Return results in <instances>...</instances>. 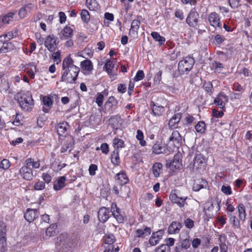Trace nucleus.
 Instances as JSON below:
<instances>
[{
    "label": "nucleus",
    "instance_id": "1",
    "mask_svg": "<svg viewBox=\"0 0 252 252\" xmlns=\"http://www.w3.org/2000/svg\"><path fill=\"white\" fill-rule=\"evenodd\" d=\"M63 72L61 77V82L66 83H76L80 68L74 64V61L71 58L70 55L65 58L62 64Z\"/></svg>",
    "mask_w": 252,
    "mask_h": 252
},
{
    "label": "nucleus",
    "instance_id": "2",
    "mask_svg": "<svg viewBox=\"0 0 252 252\" xmlns=\"http://www.w3.org/2000/svg\"><path fill=\"white\" fill-rule=\"evenodd\" d=\"M15 99L20 108L24 111H30L33 108L34 101L32 93L29 91L18 92L15 96Z\"/></svg>",
    "mask_w": 252,
    "mask_h": 252
},
{
    "label": "nucleus",
    "instance_id": "3",
    "mask_svg": "<svg viewBox=\"0 0 252 252\" xmlns=\"http://www.w3.org/2000/svg\"><path fill=\"white\" fill-rule=\"evenodd\" d=\"M55 244L59 250L64 252H69L73 250L77 244L75 239H71L65 234L57 237Z\"/></svg>",
    "mask_w": 252,
    "mask_h": 252
},
{
    "label": "nucleus",
    "instance_id": "4",
    "mask_svg": "<svg viewBox=\"0 0 252 252\" xmlns=\"http://www.w3.org/2000/svg\"><path fill=\"white\" fill-rule=\"evenodd\" d=\"M195 61L192 57L188 56L178 63V69L180 75L188 74L192 68Z\"/></svg>",
    "mask_w": 252,
    "mask_h": 252
},
{
    "label": "nucleus",
    "instance_id": "5",
    "mask_svg": "<svg viewBox=\"0 0 252 252\" xmlns=\"http://www.w3.org/2000/svg\"><path fill=\"white\" fill-rule=\"evenodd\" d=\"M182 155L178 152L173 157L172 160L167 161L166 166L173 172H176L182 168Z\"/></svg>",
    "mask_w": 252,
    "mask_h": 252
},
{
    "label": "nucleus",
    "instance_id": "6",
    "mask_svg": "<svg viewBox=\"0 0 252 252\" xmlns=\"http://www.w3.org/2000/svg\"><path fill=\"white\" fill-rule=\"evenodd\" d=\"M199 15L195 7L189 12L186 20V23L191 28H196L198 25Z\"/></svg>",
    "mask_w": 252,
    "mask_h": 252
},
{
    "label": "nucleus",
    "instance_id": "7",
    "mask_svg": "<svg viewBox=\"0 0 252 252\" xmlns=\"http://www.w3.org/2000/svg\"><path fill=\"white\" fill-rule=\"evenodd\" d=\"M179 191L177 189L172 190L169 196V199L172 203L176 204L180 208L184 207L185 205H188L186 200L188 199L187 196L180 197L178 195Z\"/></svg>",
    "mask_w": 252,
    "mask_h": 252
},
{
    "label": "nucleus",
    "instance_id": "8",
    "mask_svg": "<svg viewBox=\"0 0 252 252\" xmlns=\"http://www.w3.org/2000/svg\"><path fill=\"white\" fill-rule=\"evenodd\" d=\"M57 39L58 38L54 35H49L46 37L44 45L50 52H53L57 47L59 43Z\"/></svg>",
    "mask_w": 252,
    "mask_h": 252
},
{
    "label": "nucleus",
    "instance_id": "9",
    "mask_svg": "<svg viewBox=\"0 0 252 252\" xmlns=\"http://www.w3.org/2000/svg\"><path fill=\"white\" fill-rule=\"evenodd\" d=\"M208 21L210 25L215 29L217 27L221 28L220 16L216 12H212L209 14Z\"/></svg>",
    "mask_w": 252,
    "mask_h": 252
},
{
    "label": "nucleus",
    "instance_id": "10",
    "mask_svg": "<svg viewBox=\"0 0 252 252\" xmlns=\"http://www.w3.org/2000/svg\"><path fill=\"white\" fill-rule=\"evenodd\" d=\"M182 137L180 133L177 131H173L169 138V142L174 145L176 148H179L182 144Z\"/></svg>",
    "mask_w": 252,
    "mask_h": 252
},
{
    "label": "nucleus",
    "instance_id": "11",
    "mask_svg": "<svg viewBox=\"0 0 252 252\" xmlns=\"http://www.w3.org/2000/svg\"><path fill=\"white\" fill-rule=\"evenodd\" d=\"M19 172L21 176H22L24 179L30 180L32 179V169L31 167L27 165L25 163V165L20 168Z\"/></svg>",
    "mask_w": 252,
    "mask_h": 252
},
{
    "label": "nucleus",
    "instance_id": "12",
    "mask_svg": "<svg viewBox=\"0 0 252 252\" xmlns=\"http://www.w3.org/2000/svg\"><path fill=\"white\" fill-rule=\"evenodd\" d=\"M111 213L109 208L101 207L98 211L97 217L99 220L102 223L105 222L109 218V214Z\"/></svg>",
    "mask_w": 252,
    "mask_h": 252
},
{
    "label": "nucleus",
    "instance_id": "13",
    "mask_svg": "<svg viewBox=\"0 0 252 252\" xmlns=\"http://www.w3.org/2000/svg\"><path fill=\"white\" fill-rule=\"evenodd\" d=\"M38 215L39 212L37 209L28 208L24 213V218L27 221L32 222Z\"/></svg>",
    "mask_w": 252,
    "mask_h": 252
},
{
    "label": "nucleus",
    "instance_id": "14",
    "mask_svg": "<svg viewBox=\"0 0 252 252\" xmlns=\"http://www.w3.org/2000/svg\"><path fill=\"white\" fill-rule=\"evenodd\" d=\"M120 209L119 208L117 204L115 203H112L111 204V212L114 218L116 219L117 222L119 223H123L124 219L123 216L121 214Z\"/></svg>",
    "mask_w": 252,
    "mask_h": 252
},
{
    "label": "nucleus",
    "instance_id": "15",
    "mask_svg": "<svg viewBox=\"0 0 252 252\" xmlns=\"http://www.w3.org/2000/svg\"><path fill=\"white\" fill-rule=\"evenodd\" d=\"M201 189H209L207 181L202 178L197 179L194 180L192 189L195 191H198Z\"/></svg>",
    "mask_w": 252,
    "mask_h": 252
},
{
    "label": "nucleus",
    "instance_id": "16",
    "mask_svg": "<svg viewBox=\"0 0 252 252\" xmlns=\"http://www.w3.org/2000/svg\"><path fill=\"white\" fill-rule=\"evenodd\" d=\"M150 107L152 111L151 114L154 116H160L164 112V108L163 106L159 105L153 101L150 102Z\"/></svg>",
    "mask_w": 252,
    "mask_h": 252
},
{
    "label": "nucleus",
    "instance_id": "17",
    "mask_svg": "<svg viewBox=\"0 0 252 252\" xmlns=\"http://www.w3.org/2000/svg\"><path fill=\"white\" fill-rule=\"evenodd\" d=\"M61 40L71 38L73 36V30L70 27L66 26L59 34Z\"/></svg>",
    "mask_w": 252,
    "mask_h": 252
},
{
    "label": "nucleus",
    "instance_id": "18",
    "mask_svg": "<svg viewBox=\"0 0 252 252\" xmlns=\"http://www.w3.org/2000/svg\"><path fill=\"white\" fill-rule=\"evenodd\" d=\"M182 113H177L170 119L168 126L171 129H175L178 127V124L182 118Z\"/></svg>",
    "mask_w": 252,
    "mask_h": 252
},
{
    "label": "nucleus",
    "instance_id": "19",
    "mask_svg": "<svg viewBox=\"0 0 252 252\" xmlns=\"http://www.w3.org/2000/svg\"><path fill=\"white\" fill-rule=\"evenodd\" d=\"M82 69L84 71V74H89L90 72L93 69L92 62L89 60H85L81 63Z\"/></svg>",
    "mask_w": 252,
    "mask_h": 252
},
{
    "label": "nucleus",
    "instance_id": "20",
    "mask_svg": "<svg viewBox=\"0 0 252 252\" xmlns=\"http://www.w3.org/2000/svg\"><path fill=\"white\" fill-rule=\"evenodd\" d=\"M153 153L156 155L166 154V148L165 146L162 145L158 141L152 147Z\"/></svg>",
    "mask_w": 252,
    "mask_h": 252
},
{
    "label": "nucleus",
    "instance_id": "21",
    "mask_svg": "<svg viewBox=\"0 0 252 252\" xmlns=\"http://www.w3.org/2000/svg\"><path fill=\"white\" fill-rule=\"evenodd\" d=\"M118 101L115 98L114 96H111L109 97L107 100L106 101L104 104V108L106 110L110 112L112 110V108L114 106H116L118 104Z\"/></svg>",
    "mask_w": 252,
    "mask_h": 252
},
{
    "label": "nucleus",
    "instance_id": "22",
    "mask_svg": "<svg viewBox=\"0 0 252 252\" xmlns=\"http://www.w3.org/2000/svg\"><path fill=\"white\" fill-rule=\"evenodd\" d=\"M25 70L31 79H34L35 73L37 72L36 66L33 63H29L25 65Z\"/></svg>",
    "mask_w": 252,
    "mask_h": 252
},
{
    "label": "nucleus",
    "instance_id": "23",
    "mask_svg": "<svg viewBox=\"0 0 252 252\" xmlns=\"http://www.w3.org/2000/svg\"><path fill=\"white\" fill-rule=\"evenodd\" d=\"M115 179L119 181L121 186L125 185L129 182V179L125 172L122 171L116 174Z\"/></svg>",
    "mask_w": 252,
    "mask_h": 252
},
{
    "label": "nucleus",
    "instance_id": "24",
    "mask_svg": "<svg viewBox=\"0 0 252 252\" xmlns=\"http://www.w3.org/2000/svg\"><path fill=\"white\" fill-rule=\"evenodd\" d=\"M66 181L64 176L58 177L54 182L53 188L55 190H60L65 187V182Z\"/></svg>",
    "mask_w": 252,
    "mask_h": 252
},
{
    "label": "nucleus",
    "instance_id": "25",
    "mask_svg": "<svg viewBox=\"0 0 252 252\" xmlns=\"http://www.w3.org/2000/svg\"><path fill=\"white\" fill-rule=\"evenodd\" d=\"M205 164V159L203 155L198 154L196 155L193 159V168L198 169L201 168V166Z\"/></svg>",
    "mask_w": 252,
    "mask_h": 252
},
{
    "label": "nucleus",
    "instance_id": "26",
    "mask_svg": "<svg viewBox=\"0 0 252 252\" xmlns=\"http://www.w3.org/2000/svg\"><path fill=\"white\" fill-rule=\"evenodd\" d=\"M182 227L181 224L177 221H173L168 227V232L169 234H175L179 232Z\"/></svg>",
    "mask_w": 252,
    "mask_h": 252
},
{
    "label": "nucleus",
    "instance_id": "27",
    "mask_svg": "<svg viewBox=\"0 0 252 252\" xmlns=\"http://www.w3.org/2000/svg\"><path fill=\"white\" fill-rule=\"evenodd\" d=\"M115 66L114 62L111 60H107L103 67L104 69L107 72L110 77L113 76L112 70Z\"/></svg>",
    "mask_w": 252,
    "mask_h": 252
},
{
    "label": "nucleus",
    "instance_id": "28",
    "mask_svg": "<svg viewBox=\"0 0 252 252\" xmlns=\"http://www.w3.org/2000/svg\"><path fill=\"white\" fill-rule=\"evenodd\" d=\"M162 165L160 162H156L152 166L153 173L156 178L158 177L162 171Z\"/></svg>",
    "mask_w": 252,
    "mask_h": 252
},
{
    "label": "nucleus",
    "instance_id": "29",
    "mask_svg": "<svg viewBox=\"0 0 252 252\" xmlns=\"http://www.w3.org/2000/svg\"><path fill=\"white\" fill-rule=\"evenodd\" d=\"M68 123L66 122L60 123L57 126V133L59 136H62L67 130Z\"/></svg>",
    "mask_w": 252,
    "mask_h": 252
},
{
    "label": "nucleus",
    "instance_id": "30",
    "mask_svg": "<svg viewBox=\"0 0 252 252\" xmlns=\"http://www.w3.org/2000/svg\"><path fill=\"white\" fill-rule=\"evenodd\" d=\"M86 4L90 10H96L99 8V4L96 0H86Z\"/></svg>",
    "mask_w": 252,
    "mask_h": 252
},
{
    "label": "nucleus",
    "instance_id": "31",
    "mask_svg": "<svg viewBox=\"0 0 252 252\" xmlns=\"http://www.w3.org/2000/svg\"><path fill=\"white\" fill-rule=\"evenodd\" d=\"M203 88L208 95L211 96L213 94L214 88L213 84L211 82L205 81L203 84Z\"/></svg>",
    "mask_w": 252,
    "mask_h": 252
},
{
    "label": "nucleus",
    "instance_id": "32",
    "mask_svg": "<svg viewBox=\"0 0 252 252\" xmlns=\"http://www.w3.org/2000/svg\"><path fill=\"white\" fill-rule=\"evenodd\" d=\"M112 163L115 165H119L120 163L119 151L114 150L111 154Z\"/></svg>",
    "mask_w": 252,
    "mask_h": 252
},
{
    "label": "nucleus",
    "instance_id": "33",
    "mask_svg": "<svg viewBox=\"0 0 252 252\" xmlns=\"http://www.w3.org/2000/svg\"><path fill=\"white\" fill-rule=\"evenodd\" d=\"M113 144L115 148V150L119 151L120 148L125 147L124 141L118 137L115 138L113 140Z\"/></svg>",
    "mask_w": 252,
    "mask_h": 252
},
{
    "label": "nucleus",
    "instance_id": "34",
    "mask_svg": "<svg viewBox=\"0 0 252 252\" xmlns=\"http://www.w3.org/2000/svg\"><path fill=\"white\" fill-rule=\"evenodd\" d=\"M144 134L142 130L138 129L136 131V138L139 142L141 146H145L147 145L146 141L144 139Z\"/></svg>",
    "mask_w": 252,
    "mask_h": 252
},
{
    "label": "nucleus",
    "instance_id": "35",
    "mask_svg": "<svg viewBox=\"0 0 252 252\" xmlns=\"http://www.w3.org/2000/svg\"><path fill=\"white\" fill-rule=\"evenodd\" d=\"M14 48V45L12 42L4 41L3 43L2 46L0 48V54L2 52L6 53L8 50H12Z\"/></svg>",
    "mask_w": 252,
    "mask_h": 252
},
{
    "label": "nucleus",
    "instance_id": "36",
    "mask_svg": "<svg viewBox=\"0 0 252 252\" xmlns=\"http://www.w3.org/2000/svg\"><path fill=\"white\" fill-rule=\"evenodd\" d=\"M151 36L157 41L159 42L160 45H163L165 41V38L161 36L159 33L156 32H153L151 33Z\"/></svg>",
    "mask_w": 252,
    "mask_h": 252
},
{
    "label": "nucleus",
    "instance_id": "37",
    "mask_svg": "<svg viewBox=\"0 0 252 252\" xmlns=\"http://www.w3.org/2000/svg\"><path fill=\"white\" fill-rule=\"evenodd\" d=\"M16 13V11L10 12L1 18L2 21H3V24H8L10 21H12L13 19V16L15 15Z\"/></svg>",
    "mask_w": 252,
    "mask_h": 252
},
{
    "label": "nucleus",
    "instance_id": "38",
    "mask_svg": "<svg viewBox=\"0 0 252 252\" xmlns=\"http://www.w3.org/2000/svg\"><path fill=\"white\" fill-rule=\"evenodd\" d=\"M140 24L141 21L139 19H138V17L137 18V19L133 20L131 22L129 32L132 31L133 32H137L138 30L139 29Z\"/></svg>",
    "mask_w": 252,
    "mask_h": 252
},
{
    "label": "nucleus",
    "instance_id": "39",
    "mask_svg": "<svg viewBox=\"0 0 252 252\" xmlns=\"http://www.w3.org/2000/svg\"><path fill=\"white\" fill-rule=\"evenodd\" d=\"M219 241L220 242V252H227V246L224 243V240L225 239V236L224 235H220L219 236Z\"/></svg>",
    "mask_w": 252,
    "mask_h": 252
},
{
    "label": "nucleus",
    "instance_id": "40",
    "mask_svg": "<svg viewBox=\"0 0 252 252\" xmlns=\"http://www.w3.org/2000/svg\"><path fill=\"white\" fill-rule=\"evenodd\" d=\"M25 163L27 164V165L30 166L32 167V168H38L40 166L39 161L38 160L37 161H34V159L32 158H29L25 160Z\"/></svg>",
    "mask_w": 252,
    "mask_h": 252
},
{
    "label": "nucleus",
    "instance_id": "41",
    "mask_svg": "<svg viewBox=\"0 0 252 252\" xmlns=\"http://www.w3.org/2000/svg\"><path fill=\"white\" fill-rule=\"evenodd\" d=\"M238 212H239V218L241 220H244L246 216V213L245 211V207L244 204H240L238 207Z\"/></svg>",
    "mask_w": 252,
    "mask_h": 252
},
{
    "label": "nucleus",
    "instance_id": "42",
    "mask_svg": "<svg viewBox=\"0 0 252 252\" xmlns=\"http://www.w3.org/2000/svg\"><path fill=\"white\" fill-rule=\"evenodd\" d=\"M102 93L106 95L108 94V93L105 91H104L102 93H98L97 94L95 102L98 107L102 106L103 104L104 95Z\"/></svg>",
    "mask_w": 252,
    "mask_h": 252
},
{
    "label": "nucleus",
    "instance_id": "43",
    "mask_svg": "<svg viewBox=\"0 0 252 252\" xmlns=\"http://www.w3.org/2000/svg\"><path fill=\"white\" fill-rule=\"evenodd\" d=\"M228 216L229 217V220L230 223L232 224L233 227L237 228H239L240 221L237 217L231 214H229Z\"/></svg>",
    "mask_w": 252,
    "mask_h": 252
},
{
    "label": "nucleus",
    "instance_id": "44",
    "mask_svg": "<svg viewBox=\"0 0 252 252\" xmlns=\"http://www.w3.org/2000/svg\"><path fill=\"white\" fill-rule=\"evenodd\" d=\"M196 131L198 133H203L206 130V125L203 121H200L195 126Z\"/></svg>",
    "mask_w": 252,
    "mask_h": 252
},
{
    "label": "nucleus",
    "instance_id": "45",
    "mask_svg": "<svg viewBox=\"0 0 252 252\" xmlns=\"http://www.w3.org/2000/svg\"><path fill=\"white\" fill-rule=\"evenodd\" d=\"M81 18L83 22L88 23L90 19V15L88 11L86 9H83L81 12Z\"/></svg>",
    "mask_w": 252,
    "mask_h": 252
},
{
    "label": "nucleus",
    "instance_id": "46",
    "mask_svg": "<svg viewBox=\"0 0 252 252\" xmlns=\"http://www.w3.org/2000/svg\"><path fill=\"white\" fill-rule=\"evenodd\" d=\"M57 228V225L55 224H51L46 231V234L47 236L49 237L53 236L56 233V229Z\"/></svg>",
    "mask_w": 252,
    "mask_h": 252
},
{
    "label": "nucleus",
    "instance_id": "47",
    "mask_svg": "<svg viewBox=\"0 0 252 252\" xmlns=\"http://www.w3.org/2000/svg\"><path fill=\"white\" fill-rule=\"evenodd\" d=\"M170 249L165 244L161 245L159 247L157 248L155 252H170Z\"/></svg>",
    "mask_w": 252,
    "mask_h": 252
},
{
    "label": "nucleus",
    "instance_id": "48",
    "mask_svg": "<svg viewBox=\"0 0 252 252\" xmlns=\"http://www.w3.org/2000/svg\"><path fill=\"white\" fill-rule=\"evenodd\" d=\"M120 119V116L117 115L111 116V118L109 119V121L110 124L115 126L119 123V121Z\"/></svg>",
    "mask_w": 252,
    "mask_h": 252
},
{
    "label": "nucleus",
    "instance_id": "49",
    "mask_svg": "<svg viewBox=\"0 0 252 252\" xmlns=\"http://www.w3.org/2000/svg\"><path fill=\"white\" fill-rule=\"evenodd\" d=\"M45 184L43 181H38L34 185V189L36 190H41L45 188Z\"/></svg>",
    "mask_w": 252,
    "mask_h": 252
},
{
    "label": "nucleus",
    "instance_id": "50",
    "mask_svg": "<svg viewBox=\"0 0 252 252\" xmlns=\"http://www.w3.org/2000/svg\"><path fill=\"white\" fill-rule=\"evenodd\" d=\"M52 59L54 62H56L57 64L61 62V52L58 51L56 52H54L52 54Z\"/></svg>",
    "mask_w": 252,
    "mask_h": 252
},
{
    "label": "nucleus",
    "instance_id": "51",
    "mask_svg": "<svg viewBox=\"0 0 252 252\" xmlns=\"http://www.w3.org/2000/svg\"><path fill=\"white\" fill-rule=\"evenodd\" d=\"M145 75L143 70H139L134 78L135 81H139L142 80L144 78Z\"/></svg>",
    "mask_w": 252,
    "mask_h": 252
},
{
    "label": "nucleus",
    "instance_id": "52",
    "mask_svg": "<svg viewBox=\"0 0 252 252\" xmlns=\"http://www.w3.org/2000/svg\"><path fill=\"white\" fill-rule=\"evenodd\" d=\"M10 165V164L9 160L7 159H3L0 162V168L4 170H6L9 167Z\"/></svg>",
    "mask_w": 252,
    "mask_h": 252
},
{
    "label": "nucleus",
    "instance_id": "53",
    "mask_svg": "<svg viewBox=\"0 0 252 252\" xmlns=\"http://www.w3.org/2000/svg\"><path fill=\"white\" fill-rule=\"evenodd\" d=\"M221 191L226 195H230L232 194L231 188L229 186L223 185L221 187Z\"/></svg>",
    "mask_w": 252,
    "mask_h": 252
},
{
    "label": "nucleus",
    "instance_id": "54",
    "mask_svg": "<svg viewBox=\"0 0 252 252\" xmlns=\"http://www.w3.org/2000/svg\"><path fill=\"white\" fill-rule=\"evenodd\" d=\"M214 103L222 109L225 108V104L223 102H221L220 98L218 96L214 99Z\"/></svg>",
    "mask_w": 252,
    "mask_h": 252
},
{
    "label": "nucleus",
    "instance_id": "55",
    "mask_svg": "<svg viewBox=\"0 0 252 252\" xmlns=\"http://www.w3.org/2000/svg\"><path fill=\"white\" fill-rule=\"evenodd\" d=\"M229 5L232 8H237L240 5V0H228Z\"/></svg>",
    "mask_w": 252,
    "mask_h": 252
},
{
    "label": "nucleus",
    "instance_id": "56",
    "mask_svg": "<svg viewBox=\"0 0 252 252\" xmlns=\"http://www.w3.org/2000/svg\"><path fill=\"white\" fill-rule=\"evenodd\" d=\"M42 102L43 104L47 107H50L53 104L52 99L49 96H44L43 98Z\"/></svg>",
    "mask_w": 252,
    "mask_h": 252
},
{
    "label": "nucleus",
    "instance_id": "57",
    "mask_svg": "<svg viewBox=\"0 0 252 252\" xmlns=\"http://www.w3.org/2000/svg\"><path fill=\"white\" fill-rule=\"evenodd\" d=\"M97 170V166L94 164H91L89 168V174L91 176L95 175V171Z\"/></svg>",
    "mask_w": 252,
    "mask_h": 252
},
{
    "label": "nucleus",
    "instance_id": "58",
    "mask_svg": "<svg viewBox=\"0 0 252 252\" xmlns=\"http://www.w3.org/2000/svg\"><path fill=\"white\" fill-rule=\"evenodd\" d=\"M180 244H181V247L185 250L188 249L190 246L189 240L188 239H185L182 240Z\"/></svg>",
    "mask_w": 252,
    "mask_h": 252
},
{
    "label": "nucleus",
    "instance_id": "59",
    "mask_svg": "<svg viewBox=\"0 0 252 252\" xmlns=\"http://www.w3.org/2000/svg\"><path fill=\"white\" fill-rule=\"evenodd\" d=\"M175 16L180 20H183L184 18L183 10L180 9H176L175 12Z\"/></svg>",
    "mask_w": 252,
    "mask_h": 252
},
{
    "label": "nucleus",
    "instance_id": "60",
    "mask_svg": "<svg viewBox=\"0 0 252 252\" xmlns=\"http://www.w3.org/2000/svg\"><path fill=\"white\" fill-rule=\"evenodd\" d=\"M217 96L220 98L221 102L224 104L228 101V96L223 92H220Z\"/></svg>",
    "mask_w": 252,
    "mask_h": 252
},
{
    "label": "nucleus",
    "instance_id": "61",
    "mask_svg": "<svg viewBox=\"0 0 252 252\" xmlns=\"http://www.w3.org/2000/svg\"><path fill=\"white\" fill-rule=\"evenodd\" d=\"M214 208V204L213 203H208L205 204L204 208V210L207 214V212H211L213 210Z\"/></svg>",
    "mask_w": 252,
    "mask_h": 252
},
{
    "label": "nucleus",
    "instance_id": "62",
    "mask_svg": "<svg viewBox=\"0 0 252 252\" xmlns=\"http://www.w3.org/2000/svg\"><path fill=\"white\" fill-rule=\"evenodd\" d=\"M184 223L186 227L190 229L194 226V221L189 218L187 219Z\"/></svg>",
    "mask_w": 252,
    "mask_h": 252
},
{
    "label": "nucleus",
    "instance_id": "63",
    "mask_svg": "<svg viewBox=\"0 0 252 252\" xmlns=\"http://www.w3.org/2000/svg\"><path fill=\"white\" fill-rule=\"evenodd\" d=\"M164 231L163 230H159L156 232H154L152 235L155 237L157 240H160L163 235Z\"/></svg>",
    "mask_w": 252,
    "mask_h": 252
},
{
    "label": "nucleus",
    "instance_id": "64",
    "mask_svg": "<svg viewBox=\"0 0 252 252\" xmlns=\"http://www.w3.org/2000/svg\"><path fill=\"white\" fill-rule=\"evenodd\" d=\"M27 14V10L25 9V7H22L18 11V15L20 19H23L25 18Z\"/></svg>",
    "mask_w": 252,
    "mask_h": 252
}]
</instances>
